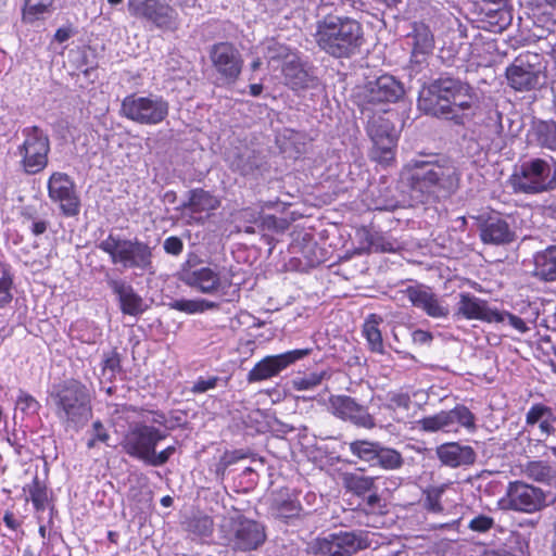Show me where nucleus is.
I'll use <instances>...</instances> for the list:
<instances>
[{
	"mask_svg": "<svg viewBox=\"0 0 556 556\" xmlns=\"http://www.w3.org/2000/svg\"><path fill=\"white\" fill-rule=\"evenodd\" d=\"M163 248L168 254L179 255L184 250V243L180 238L172 236L165 239Z\"/></svg>",
	"mask_w": 556,
	"mask_h": 556,
	"instance_id": "4d7b16f0",
	"label": "nucleus"
},
{
	"mask_svg": "<svg viewBox=\"0 0 556 556\" xmlns=\"http://www.w3.org/2000/svg\"><path fill=\"white\" fill-rule=\"evenodd\" d=\"M342 482L349 492L362 496L375 490L376 478L356 472H346L342 476Z\"/></svg>",
	"mask_w": 556,
	"mask_h": 556,
	"instance_id": "72a5a7b5",
	"label": "nucleus"
},
{
	"mask_svg": "<svg viewBox=\"0 0 556 556\" xmlns=\"http://www.w3.org/2000/svg\"><path fill=\"white\" fill-rule=\"evenodd\" d=\"M542 73L541 56L527 52L520 54L506 68L508 85L516 91H529L539 85Z\"/></svg>",
	"mask_w": 556,
	"mask_h": 556,
	"instance_id": "2eb2a0df",
	"label": "nucleus"
},
{
	"mask_svg": "<svg viewBox=\"0 0 556 556\" xmlns=\"http://www.w3.org/2000/svg\"><path fill=\"white\" fill-rule=\"evenodd\" d=\"M403 293L410 303L422 309L428 316L433 318L446 317L450 313L447 305L443 303L428 287L409 286Z\"/></svg>",
	"mask_w": 556,
	"mask_h": 556,
	"instance_id": "b1692460",
	"label": "nucleus"
},
{
	"mask_svg": "<svg viewBox=\"0 0 556 556\" xmlns=\"http://www.w3.org/2000/svg\"><path fill=\"white\" fill-rule=\"evenodd\" d=\"M220 205L219 200L203 189L190 192L189 201L185 204L192 213H203L216 210Z\"/></svg>",
	"mask_w": 556,
	"mask_h": 556,
	"instance_id": "473e14b6",
	"label": "nucleus"
},
{
	"mask_svg": "<svg viewBox=\"0 0 556 556\" xmlns=\"http://www.w3.org/2000/svg\"><path fill=\"white\" fill-rule=\"evenodd\" d=\"M509 507L517 511L535 513L545 506V493L530 484L515 481L507 489Z\"/></svg>",
	"mask_w": 556,
	"mask_h": 556,
	"instance_id": "aec40b11",
	"label": "nucleus"
},
{
	"mask_svg": "<svg viewBox=\"0 0 556 556\" xmlns=\"http://www.w3.org/2000/svg\"><path fill=\"white\" fill-rule=\"evenodd\" d=\"M194 530L202 536H207L213 531V521L210 517L204 516L194 520Z\"/></svg>",
	"mask_w": 556,
	"mask_h": 556,
	"instance_id": "13d9d810",
	"label": "nucleus"
},
{
	"mask_svg": "<svg viewBox=\"0 0 556 556\" xmlns=\"http://www.w3.org/2000/svg\"><path fill=\"white\" fill-rule=\"evenodd\" d=\"M176 447L174 445L167 446L160 453H156L155 447L152 448L146 464L154 467L163 466L175 454Z\"/></svg>",
	"mask_w": 556,
	"mask_h": 556,
	"instance_id": "8fccbe9b",
	"label": "nucleus"
},
{
	"mask_svg": "<svg viewBox=\"0 0 556 556\" xmlns=\"http://www.w3.org/2000/svg\"><path fill=\"white\" fill-rule=\"evenodd\" d=\"M99 249L110 255L113 264L125 268L150 270L152 267V251L150 247L138 240H127L108 236L99 243Z\"/></svg>",
	"mask_w": 556,
	"mask_h": 556,
	"instance_id": "0eeeda50",
	"label": "nucleus"
},
{
	"mask_svg": "<svg viewBox=\"0 0 556 556\" xmlns=\"http://www.w3.org/2000/svg\"><path fill=\"white\" fill-rule=\"evenodd\" d=\"M16 407L26 414H36L40 407V404L31 395L25 392H21L16 400Z\"/></svg>",
	"mask_w": 556,
	"mask_h": 556,
	"instance_id": "603ef678",
	"label": "nucleus"
},
{
	"mask_svg": "<svg viewBox=\"0 0 556 556\" xmlns=\"http://www.w3.org/2000/svg\"><path fill=\"white\" fill-rule=\"evenodd\" d=\"M494 526L493 518L485 516V515H479L470 520L469 522V529L476 532H486Z\"/></svg>",
	"mask_w": 556,
	"mask_h": 556,
	"instance_id": "5fc2aeb1",
	"label": "nucleus"
},
{
	"mask_svg": "<svg viewBox=\"0 0 556 556\" xmlns=\"http://www.w3.org/2000/svg\"><path fill=\"white\" fill-rule=\"evenodd\" d=\"M71 37V30L67 28H59L55 31L54 38L59 42H64Z\"/></svg>",
	"mask_w": 556,
	"mask_h": 556,
	"instance_id": "774afa93",
	"label": "nucleus"
},
{
	"mask_svg": "<svg viewBox=\"0 0 556 556\" xmlns=\"http://www.w3.org/2000/svg\"><path fill=\"white\" fill-rule=\"evenodd\" d=\"M456 315L466 319H478L488 323H503L504 320L500 312L489 307L486 301L466 292L459 294Z\"/></svg>",
	"mask_w": 556,
	"mask_h": 556,
	"instance_id": "393cba45",
	"label": "nucleus"
},
{
	"mask_svg": "<svg viewBox=\"0 0 556 556\" xmlns=\"http://www.w3.org/2000/svg\"><path fill=\"white\" fill-rule=\"evenodd\" d=\"M240 215H241L242 219L250 222V223H257V220L260 218V213L252 208L242 210Z\"/></svg>",
	"mask_w": 556,
	"mask_h": 556,
	"instance_id": "69168bd1",
	"label": "nucleus"
},
{
	"mask_svg": "<svg viewBox=\"0 0 556 556\" xmlns=\"http://www.w3.org/2000/svg\"><path fill=\"white\" fill-rule=\"evenodd\" d=\"M367 132L374 144L371 159L386 165L392 162L397 140L392 123L382 116L368 115Z\"/></svg>",
	"mask_w": 556,
	"mask_h": 556,
	"instance_id": "4468645a",
	"label": "nucleus"
},
{
	"mask_svg": "<svg viewBox=\"0 0 556 556\" xmlns=\"http://www.w3.org/2000/svg\"><path fill=\"white\" fill-rule=\"evenodd\" d=\"M367 252L375 253H395L401 249L397 240L379 233H368L367 237Z\"/></svg>",
	"mask_w": 556,
	"mask_h": 556,
	"instance_id": "4c0bfd02",
	"label": "nucleus"
},
{
	"mask_svg": "<svg viewBox=\"0 0 556 556\" xmlns=\"http://www.w3.org/2000/svg\"><path fill=\"white\" fill-rule=\"evenodd\" d=\"M329 410L337 418L350 421L357 427L372 429L376 426L368 408L349 395H331L329 397Z\"/></svg>",
	"mask_w": 556,
	"mask_h": 556,
	"instance_id": "6ab92c4d",
	"label": "nucleus"
},
{
	"mask_svg": "<svg viewBox=\"0 0 556 556\" xmlns=\"http://www.w3.org/2000/svg\"><path fill=\"white\" fill-rule=\"evenodd\" d=\"M13 300V277L9 269L0 265V309Z\"/></svg>",
	"mask_w": 556,
	"mask_h": 556,
	"instance_id": "79ce46f5",
	"label": "nucleus"
},
{
	"mask_svg": "<svg viewBox=\"0 0 556 556\" xmlns=\"http://www.w3.org/2000/svg\"><path fill=\"white\" fill-rule=\"evenodd\" d=\"M538 143L549 150L556 151V124L553 122H540L535 128Z\"/></svg>",
	"mask_w": 556,
	"mask_h": 556,
	"instance_id": "58836bf2",
	"label": "nucleus"
},
{
	"mask_svg": "<svg viewBox=\"0 0 556 556\" xmlns=\"http://www.w3.org/2000/svg\"><path fill=\"white\" fill-rule=\"evenodd\" d=\"M211 61L217 73L227 81L233 83L241 73L242 59L239 51L228 42L213 46Z\"/></svg>",
	"mask_w": 556,
	"mask_h": 556,
	"instance_id": "4be33fe9",
	"label": "nucleus"
},
{
	"mask_svg": "<svg viewBox=\"0 0 556 556\" xmlns=\"http://www.w3.org/2000/svg\"><path fill=\"white\" fill-rule=\"evenodd\" d=\"M318 47L333 58H350L364 42L362 24L348 16L328 15L317 22L314 34Z\"/></svg>",
	"mask_w": 556,
	"mask_h": 556,
	"instance_id": "20e7f679",
	"label": "nucleus"
},
{
	"mask_svg": "<svg viewBox=\"0 0 556 556\" xmlns=\"http://www.w3.org/2000/svg\"><path fill=\"white\" fill-rule=\"evenodd\" d=\"M3 522L11 530H16L21 526V522L15 518L14 514L11 511H7L4 514Z\"/></svg>",
	"mask_w": 556,
	"mask_h": 556,
	"instance_id": "0e129e2a",
	"label": "nucleus"
},
{
	"mask_svg": "<svg viewBox=\"0 0 556 556\" xmlns=\"http://www.w3.org/2000/svg\"><path fill=\"white\" fill-rule=\"evenodd\" d=\"M380 444L377 442H369L357 440L351 442L349 448L351 453L365 462H374Z\"/></svg>",
	"mask_w": 556,
	"mask_h": 556,
	"instance_id": "a19ab883",
	"label": "nucleus"
},
{
	"mask_svg": "<svg viewBox=\"0 0 556 556\" xmlns=\"http://www.w3.org/2000/svg\"><path fill=\"white\" fill-rule=\"evenodd\" d=\"M219 531L227 545L240 552L254 551L266 540L265 528L261 523L238 513L223 517Z\"/></svg>",
	"mask_w": 556,
	"mask_h": 556,
	"instance_id": "39448f33",
	"label": "nucleus"
},
{
	"mask_svg": "<svg viewBox=\"0 0 556 556\" xmlns=\"http://www.w3.org/2000/svg\"><path fill=\"white\" fill-rule=\"evenodd\" d=\"M106 283L117 296L123 314L135 316L143 312L142 299L135 292L131 285L123 279H114L109 276Z\"/></svg>",
	"mask_w": 556,
	"mask_h": 556,
	"instance_id": "bb28decb",
	"label": "nucleus"
},
{
	"mask_svg": "<svg viewBox=\"0 0 556 556\" xmlns=\"http://www.w3.org/2000/svg\"><path fill=\"white\" fill-rule=\"evenodd\" d=\"M400 178L417 203L446 199L458 190L460 182L455 163L435 154H420L412 159L402 167Z\"/></svg>",
	"mask_w": 556,
	"mask_h": 556,
	"instance_id": "f257e3e1",
	"label": "nucleus"
},
{
	"mask_svg": "<svg viewBox=\"0 0 556 556\" xmlns=\"http://www.w3.org/2000/svg\"><path fill=\"white\" fill-rule=\"evenodd\" d=\"M129 14L163 31H177L181 18L177 10L166 0H128Z\"/></svg>",
	"mask_w": 556,
	"mask_h": 556,
	"instance_id": "1a4fd4ad",
	"label": "nucleus"
},
{
	"mask_svg": "<svg viewBox=\"0 0 556 556\" xmlns=\"http://www.w3.org/2000/svg\"><path fill=\"white\" fill-rule=\"evenodd\" d=\"M172 309H176L186 314H198L208 309L218 307L217 303L201 299V300H175L168 304Z\"/></svg>",
	"mask_w": 556,
	"mask_h": 556,
	"instance_id": "e433bc0d",
	"label": "nucleus"
},
{
	"mask_svg": "<svg viewBox=\"0 0 556 556\" xmlns=\"http://www.w3.org/2000/svg\"><path fill=\"white\" fill-rule=\"evenodd\" d=\"M503 115L497 110H492L489 112L485 119V128L486 136L491 141H494L496 138H500L504 131L503 126Z\"/></svg>",
	"mask_w": 556,
	"mask_h": 556,
	"instance_id": "a18cd8bd",
	"label": "nucleus"
},
{
	"mask_svg": "<svg viewBox=\"0 0 556 556\" xmlns=\"http://www.w3.org/2000/svg\"><path fill=\"white\" fill-rule=\"evenodd\" d=\"M48 197L59 205L60 211L67 217L79 214L80 199L74 180L65 173L54 172L48 179Z\"/></svg>",
	"mask_w": 556,
	"mask_h": 556,
	"instance_id": "dca6fc26",
	"label": "nucleus"
},
{
	"mask_svg": "<svg viewBox=\"0 0 556 556\" xmlns=\"http://www.w3.org/2000/svg\"><path fill=\"white\" fill-rule=\"evenodd\" d=\"M539 428L542 433L547 435L554 434L556 432V427L553 424L547 422V420H542L539 425Z\"/></svg>",
	"mask_w": 556,
	"mask_h": 556,
	"instance_id": "338daca9",
	"label": "nucleus"
},
{
	"mask_svg": "<svg viewBox=\"0 0 556 556\" xmlns=\"http://www.w3.org/2000/svg\"><path fill=\"white\" fill-rule=\"evenodd\" d=\"M219 378L218 377H212L208 379L199 378L192 386L191 392L192 393H204L208 390L214 389L217 386Z\"/></svg>",
	"mask_w": 556,
	"mask_h": 556,
	"instance_id": "6e6d98bb",
	"label": "nucleus"
},
{
	"mask_svg": "<svg viewBox=\"0 0 556 556\" xmlns=\"http://www.w3.org/2000/svg\"><path fill=\"white\" fill-rule=\"evenodd\" d=\"M121 368V358L118 353L114 350L104 354L102 361L103 375L110 374V378L115 376V372Z\"/></svg>",
	"mask_w": 556,
	"mask_h": 556,
	"instance_id": "3c124183",
	"label": "nucleus"
},
{
	"mask_svg": "<svg viewBox=\"0 0 556 556\" xmlns=\"http://www.w3.org/2000/svg\"><path fill=\"white\" fill-rule=\"evenodd\" d=\"M413 342L419 345L429 344L432 341V334L429 331L417 329L413 332Z\"/></svg>",
	"mask_w": 556,
	"mask_h": 556,
	"instance_id": "680f3d73",
	"label": "nucleus"
},
{
	"mask_svg": "<svg viewBox=\"0 0 556 556\" xmlns=\"http://www.w3.org/2000/svg\"><path fill=\"white\" fill-rule=\"evenodd\" d=\"M476 104L472 89L457 79L439 78L418 99V106L426 113L462 123L466 112Z\"/></svg>",
	"mask_w": 556,
	"mask_h": 556,
	"instance_id": "f03ea898",
	"label": "nucleus"
},
{
	"mask_svg": "<svg viewBox=\"0 0 556 556\" xmlns=\"http://www.w3.org/2000/svg\"><path fill=\"white\" fill-rule=\"evenodd\" d=\"M169 112V103L161 96L139 97L130 94L123 99L121 113L127 119L148 126L161 124Z\"/></svg>",
	"mask_w": 556,
	"mask_h": 556,
	"instance_id": "9d476101",
	"label": "nucleus"
},
{
	"mask_svg": "<svg viewBox=\"0 0 556 556\" xmlns=\"http://www.w3.org/2000/svg\"><path fill=\"white\" fill-rule=\"evenodd\" d=\"M511 185L516 191L535 194L556 187V168L541 159L525 162L511 176Z\"/></svg>",
	"mask_w": 556,
	"mask_h": 556,
	"instance_id": "6e6552de",
	"label": "nucleus"
},
{
	"mask_svg": "<svg viewBox=\"0 0 556 556\" xmlns=\"http://www.w3.org/2000/svg\"><path fill=\"white\" fill-rule=\"evenodd\" d=\"M29 497L36 510H43L48 501L47 489L37 478L28 486Z\"/></svg>",
	"mask_w": 556,
	"mask_h": 556,
	"instance_id": "49530a36",
	"label": "nucleus"
},
{
	"mask_svg": "<svg viewBox=\"0 0 556 556\" xmlns=\"http://www.w3.org/2000/svg\"><path fill=\"white\" fill-rule=\"evenodd\" d=\"M312 353V349H296L269 355L257 362L248 374V381L258 382L278 376L282 370Z\"/></svg>",
	"mask_w": 556,
	"mask_h": 556,
	"instance_id": "a211bd4d",
	"label": "nucleus"
},
{
	"mask_svg": "<svg viewBox=\"0 0 556 556\" xmlns=\"http://www.w3.org/2000/svg\"><path fill=\"white\" fill-rule=\"evenodd\" d=\"M327 374L323 372H311L302 377H295L292 379V388L296 391H308L318 387L326 378Z\"/></svg>",
	"mask_w": 556,
	"mask_h": 556,
	"instance_id": "c03bdc74",
	"label": "nucleus"
},
{
	"mask_svg": "<svg viewBox=\"0 0 556 556\" xmlns=\"http://www.w3.org/2000/svg\"><path fill=\"white\" fill-rule=\"evenodd\" d=\"M480 237L484 243L506 244L515 240V231L502 217H489L481 226Z\"/></svg>",
	"mask_w": 556,
	"mask_h": 556,
	"instance_id": "c85d7f7f",
	"label": "nucleus"
},
{
	"mask_svg": "<svg viewBox=\"0 0 556 556\" xmlns=\"http://www.w3.org/2000/svg\"><path fill=\"white\" fill-rule=\"evenodd\" d=\"M47 227H48L47 222L42 220V219H38V220L34 219V220H31V224L29 226L31 232L35 236L42 235L47 230Z\"/></svg>",
	"mask_w": 556,
	"mask_h": 556,
	"instance_id": "e2e57ef3",
	"label": "nucleus"
},
{
	"mask_svg": "<svg viewBox=\"0 0 556 556\" xmlns=\"http://www.w3.org/2000/svg\"><path fill=\"white\" fill-rule=\"evenodd\" d=\"M290 56V61H286L282 65V75L286 85L295 91L317 88L319 80L314 74L313 68L302 62L298 54Z\"/></svg>",
	"mask_w": 556,
	"mask_h": 556,
	"instance_id": "5701e85b",
	"label": "nucleus"
},
{
	"mask_svg": "<svg viewBox=\"0 0 556 556\" xmlns=\"http://www.w3.org/2000/svg\"><path fill=\"white\" fill-rule=\"evenodd\" d=\"M501 315L504 317V320H507L508 324L515 328L516 330H518L519 332L521 333H525L529 330V327L526 325V323L523 321V319H521L520 317L514 315V314H510V313H504Z\"/></svg>",
	"mask_w": 556,
	"mask_h": 556,
	"instance_id": "bf43d9fd",
	"label": "nucleus"
},
{
	"mask_svg": "<svg viewBox=\"0 0 556 556\" xmlns=\"http://www.w3.org/2000/svg\"><path fill=\"white\" fill-rule=\"evenodd\" d=\"M181 281L188 287L204 294L226 295L231 287L229 278L223 276L222 270L215 266H190L182 269Z\"/></svg>",
	"mask_w": 556,
	"mask_h": 556,
	"instance_id": "f8f14e48",
	"label": "nucleus"
},
{
	"mask_svg": "<svg viewBox=\"0 0 556 556\" xmlns=\"http://www.w3.org/2000/svg\"><path fill=\"white\" fill-rule=\"evenodd\" d=\"M22 137L23 140L16 148L21 169L26 175L41 173L49 164V135L38 126H27L22 129Z\"/></svg>",
	"mask_w": 556,
	"mask_h": 556,
	"instance_id": "423d86ee",
	"label": "nucleus"
},
{
	"mask_svg": "<svg viewBox=\"0 0 556 556\" xmlns=\"http://www.w3.org/2000/svg\"><path fill=\"white\" fill-rule=\"evenodd\" d=\"M54 0H25L22 18L25 23H34L49 14Z\"/></svg>",
	"mask_w": 556,
	"mask_h": 556,
	"instance_id": "f704fd0d",
	"label": "nucleus"
},
{
	"mask_svg": "<svg viewBox=\"0 0 556 556\" xmlns=\"http://www.w3.org/2000/svg\"><path fill=\"white\" fill-rule=\"evenodd\" d=\"M92 437L102 443H105L110 438L106 429L100 420H97L92 424Z\"/></svg>",
	"mask_w": 556,
	"mask_h": 556,
	"instance_id": "052dcab7",
	"label": "nucleus"
},
{
	"mask_svg": "<svg viewBox=\"0 0 556 556\" xmlns=\"http://www.w3.org/2000/svg\"><path fill=\"white\" fill-rule=\"evenodd\" d=\"M375 460L380 467L387 470H395L403 465V457L400 452L381 445L377 452Z\"/></svg>",
	"mask_w": 556,
	"mask_h": 556,
	"instance_id": "ea45409f",
	"label": "nucleus"
},
{
	"mask_svg": "<svg viewBox=\"0 0 556 556\" xmlns=\"http://www.w3.org/2000/svg\"><path fill=\"white\" fill-rule=\"evenodd\" d=\"M533 275L541 280H556V245H551L538 252L533 257Z\"/></svg>",
	"mask_w": 556,
	"mask_h": 556,
	"instance_id": "c756f323",
	"label": "nucleus"
},
{
	"mask_svg": "<svg viewBox=\"0 0 556 556\" xmlns=\"http://www.w3.org/2000/svg\"><path fill=\"white\" fill-rule=\"evenodd\" d=\"M444 486H433L426 491L425 507L432 513H441L443 507L441 505V497L444 493Z\"/></svg>",
	"mask_w": 556,
	"mask_h": 556,
	"instance_id": "de8ad7c7",
	"label": "nucleus"
},
{
	"mask_svg": "<svg viewBox=\"0 0 556 556\" xmlns=\"http://www.w3.org/2000/svg\"><path fill=\"white\" fill-rule=\"evenodd\" d=\"M549 412V406H546L544 404H534L532 405L526 415V424L529 426H534L538 422H541L543 420V417L545 416V413Z\"/></svg>",
	"mask_w": 556,
	"mask_h": 556,
	"instance_id": "864d4df0",
	"label": "nucleus"
},
{
	"mask_svg": "<svg viewBox=\"0 0 556 556\" xmlns=\"http://www.w3.org/2000/svg\"><path fill=\"white\" fill-rule=\"evenodd\" d=\"M368 546L369 541L367 539V534L363 531H341L339 533L330 534L319 544L321 553L326 556H351L358 549H364Z\"/></svg>",
	"mask_w": 556,
	"mask_h": 556,
	"instance_id": "412c9836",
	"label": "nucleus"
},
{
	"mask_svg": "<svg viewBox=\"0 0 556 556\" xmlns=\"http://www.w3.org/2000/svg\"><path fill=\"white\" fill-rule=\"evenodd\" d=\"M406 39L407 45L410 47V60L416 64L424 63L426 58L433 51V34L429 26L424 23H415Z\"/></svg>",
	"mask_w": 556,
	"mask_h": 556,
	"instance_id": "a878e982",
	"label": "nucleus"
},
{
	"mask_svg": "<svg viewBox=\"0 0 556 556\" xmlns=\"http://www.w3.org/2000/svg\"><path fill=\"white\" fill-rule=\"evenodd\" d=\"M47 401L66 430L79 431L92 415L91 392L86 384L76 379L54 384Z\"/></svg>",
	"mask_w": 556,
	"mask_h": 556,
	"instance_id": "7ed1b4c3",
	"label": "nucleus"
},
{
	"mask_svg": "<svg viewBox=\"0 0 556 556\" xmlns=\"http://www.w3.org/2000/svg\"><path fill=\"white\" fill-rule=\"evenodd\" d=\"M525 475L536 482L549 484L555 478L552 466L543 460H533L525 466Z\"/></svg>",
	"mask_w": 556,
	"mask_h": 556,
	"instance_id": "c9c22d12",
	"label": "nucleus"
},
{
	"mask_svg": "<svg viewBox=\"0 0 556 556\" xmlns=\"http://www.w3.org/2000/svg\"><path fill=\"white\" fill-rule=\"evenodd\" d=\"M417 427L425 432H457L458 427L467 430L476 429V417L464 405H456L450 410H441L434 415L417 420Z\"/></svg>",
	"mask_w": 556,
	"mask_h": 556,
	"instance_id": "ddd939ff",
	"label": "nucleus"
},
{
	"mask_svg": "<svg viewBox=\"0 0 556 556\" xmlns=\"http://www.w3.org/2000/svg\"><path fill=\"white\" fill-rule=\"evenodd\" d=\"M404 93L403 86L393 76L382 75L375 81L368 83L362 93L363 113L374 112L377 104L397 101Z\"/></svg>",
	"mask_w": 556,
	"mask_h": 556,
	"instance_id": "f3484780",
	"label": "nucleus"
},
{
	"mask_svg": "<svg viewBox=\"0 0 556 556\" xmlns=\"http://www.w3.org/2000/svg\"><path fill=\"white\" fill-rule=\"evenodd\" d=\"M412 405L413 402L407 393L389 392L387 394L384 407L392 412V417L397 422H405L408 419Z\"/></svg>",
	"mask_w": 556,
	"mask_h": 556,
	"instance_id": "7c9ffc66",
	"label": "nucleus"
},
{
	"mask_svg": "<svg viewBox=\"0 0 556 556\" xmlns=\"http://www.w3.org/2000/svg\"><path fill=\"white\" fill-rule=\"evenodd\" d=\"M166 438V433L144 422H134L125 433L121 445L126 454L146 463L153 447Z\"/></svg>",
	"mask_w": 556,
	"mask_h": 556,
	"instance_id": "9b49d317",
	"label": "nucleus"
},
{
	"mask_svg": "<svg viewBox=\"0 0 556 556\" xmlns=\"http://www.w3.org/2000/svg\"><path fill=\"white\" fill-rule=\"evenodd\" d=\"M383 321L382 317L377 314H370L365 319L363 326V334L366 338L368 345L372 352L382 354L383 341L379 325Z\"/></svg>",
	"mask_w": 556,
	"mask_h": 556,
	"instance_id": "2f4dec72",
	"label": "nucleus"
},
{
	"mask_svg": "<svg viewBox=\"0 0 556 556\" xmlns=\"http://www.w3.org/2000/svg\"><path fill=\"white\" fill-rule=\"evenodd\" d=\"M435 452L440 462L452 468L472 465L476 460L473 448L457 442L443 443Z\"/></svg>",
	"mask_w": 556,
	"mask_h": 556,
	"instance_id": "cd10ccee",
	"label": "nucleus"
},
{
	"mask_svg": "<svg viewBox=\"0 0 556 556\" xmlns=\"http://www.w3.org/2000/svg\"><path fill=\"white\" fill-rule=\"evenodd\" d=\"M290 55H296V53L281 43L271 42L267 47V59L269 61L281 60L283 63H286V61H290Z\"/></svg>",
	"mask_w": 556,
	"mask_h": 556,
	"instance_id": "09e8293b",
	"label": "nucleus"
},
{
	"mask_svg": "<svg viewBox=\"0 0 556 556\" xmlns=\"http://www.w3.org/2000/svg\"><path fill=\"white\" fill-rule=\"evenodd\" d=\"M273 515L283 521H288L298 517L301 511V505L294 500H287L281 503H276L273 506Z\"/></svg>",
	"mask_w": 556,
	"mask_h": 556,
	"instance_id": "37998d69",
	"label": "nucleus"
}]
</instances>
